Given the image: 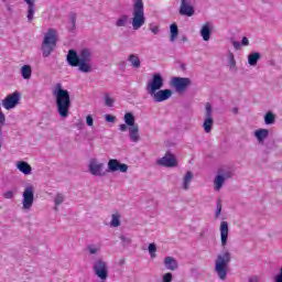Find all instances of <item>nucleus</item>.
<instances>
[{"mask_svg":"<svg viewBox=\"0 0 282 282\" xmlns=\"http://www.w3.org/2000/svg\"><path fill=\"white\" fill-rule=\"evenodd\" d=\"M89 61H91V52L87 48L82 50L79 54L74 50L68 51V65H70V67H79V72H83L84 74H89V72H91V64H89Z\"/></svg>","mask_w":282,"mask_h":282,"instance_id":"obj_1","label":"nucleus"},{"mask_svg":"<svg viewBox=\"0 0 282 282\" xmlns=\"http://www.w3.org/2000/svg\"><path fill=\"white\" fill-rule=\"evenodd\" d=\"M53 96H55V105L59 118H67L69 116V107H72L69 91L63 89V84L58 83L55 86Z\"/></svg>","mask_w":282,"mask_h":282,"instance_id":"obj_2","label":"nucleus"},{"mask_svg":"<svg viewBox=\"0 0 282 282\" xmlns=\"http://www.w3.org/2000/svg\"><path fill=\"white\" fill-rule=\"evenodd\" d=\"M230 252L226 251L217 256L215 261V272L220 281H226L228 278V265L230 264Z\"/></svg>","mask_w":282,"mask_h":282,"instance_id":"obj_3","label":"nucleus"},{"mask_svg":"<svg viewBox=\"0 0 282 282\" xmlns=\"http://www.w3.org/2000/svg\"><path fill=\"white\" fill-rule=\"evenodd\" d=\"M56 43H58V36L56 35V30L48 29V31L44 35V40L42 43V56L47 58L52 52H54V47H56Z\"/></svg>","mask_w":282,"mask_h":282,"instance_id":"obj_4","label":"nucleus"},{"mask_svg":"<svg viewBox=\"0 0 282 282\" xmlns=\"http://www.w3.org/2000/svg\"><path fill=\"white\" fill-rule=\"evenodd\" d=\"M144 18V2L142 0H135L132 13V28L133 30H140L145 23Z\"/></svg>","mask_w":282,"mask_h":282,"instance_id":"obj_5","label":"nucleus"},{"mask_svg":"<svg viewBox=\"0 0 282 282\" xmlns=\"http://www.w3.org/2000/svg\"><path fill=\"white\" fill-rule=\"evenodd\" d=\"M162 87H164V78H162L160 74H154L152 79L148 82L147 91L151 96L155 94V91H160Z\"/></svg>","mask_w":282,"mask_h":282,"instance_id":"obj_6","label":"nucleus"},{"mask_svg":"<svg viewBox=\"0 0 282 282\" xmlns=\"http://www.w3.org/2000/svg\"><path fill=\"white\" fill-rule=\"evenodd\" d=\"M22 206L24 210H30L34 204V186L29 185L24 188L22 194Z\"/></svg>","mask_w":282,"mask_h":282,"instance_id":"obj_7","label":"nucleus"},{"mask_svg":"<svg viewBox=\"0 0 282 282\" xmlns=\"http://www.w3.org/2000/svg\"><path fill=\"white\" fill-rule=\"evenodd\" d=\"M96 276L101 281H107L109 276V270L107 269V263L102 260H97L93 265Z\"/></svg>","mask_w":282,"mask_h":282,"instance_id":"obj_8","label":"nucleus"},{"mask_svg":"<svg viewBox=\"0 0 282 282\" xmlns=\"http://www.w3.org/2000/svg\"><path fill=\"white\" fill-rule=\"evenodd\" d=\"M189 85H191L189 78H186V77L172 78V86L176 89L178 94H183V91H186Z\"/></svg>","mask_w":282,"mask_h":282,"instance_id":"obj_9","label":"nucleus"},{"mask_svg":"<svg viewBox=\"0 0 282 282\" xmlns=\"http://www.w3.org/2000/svg\"><path fill=\"white\" fill-rule=\"evenodd\" d=\"M19 98L20 95L18 91L8 95L3 100H2V106L4 107V109H14V107H17V105H19Z\"/></svg>","mask_w":282,"mask_h":282,"instance_id":"obj_10","label":"nucleus"},{"mask_svg":"<svg viewBox=\"0 0 282 282\" xmlns=\"http://www.w3.org/2000/svg\"><path fill=\"white\" fill-rule=\"evenodd\" d=\"M108 171L111 173H116V171H120V173H127V171H129V165L120 163V161L116 159H111L108 161Z\"/></svg>","mask_w":282,"mask_h":282,"instance_id":"obj_11","label":"nucleus"},{"mask_svg":"<svg viewBox=\"0 0 282 282\" xmlns=\"http://www.w3.org/2000/svg\"><path fill=\"white\" fill-rule=\"evenodd\" d=\"M158 164L166 167L177 166V159H175V155L173 153L166 152L163 158L158 160Z\"/></svg>","mask_w":282,"mask_h":282,"instance_id":"obj_12","label":"nucleus"},{"mask_svg":"<svg viewBox=\"0 0 282 282\" xmlns=\"http://www.w3.org/2000/svg\"><path fill=\"white\" fill-rule=\"evenodd\" d=\"M150 96L153 97L155 102H164V100H169V98L173 96V90L163 89V90L155 91L153 95H150Z\"/></svg>","mask_w":282,"mask_h":282,"instance_id":"obj_13","label":"nucleus"},{"mask_svg":"<svg viewBox=\"0 0 282 282\" xmlns=\"http://www.w3.org/2000/svg\"><path fill=\"white\" fill-rule=\"evenodd\" d=\"M104 166L105 164L98 163L95 159H93L89 163V172L91 173V175H105V173L102 172Z\"/></svg>","mask_w":282,"mask_h":282,"instance_id":"obj_14","label":"nucleus"},{"mask_svg":"<svg viewBox=\"0 0 282 282\" xmlns=\"http://www.w3.org/2000/svg\"><path fill=\"white\" fill-rule=\"evenodd\" d=\"M180 14H182L183 17H193V14H195V9L193 8V6L188 4L186 0H182Z\"/></svg>","mask_w":282,"mask_h":282,"instance_id":"obj_15","label":"nucleus"},{"mask_svg":"<svg viewBox=\"0 0 282 282\" xmlns=\"http://www.w3.org/2000/svg\"><path fill=\"white\" fill-rule=\"evenodd\" d=\"M220 239L221 246L225 248L228 243V221L220 223Z\"/></svg>","mask_w":282,"mask_h":282,"instance_id":"obj_16","label":"nucleus"},{"mask_svg":"<svg viewBox=\"0 0 282 282\" xmlns=\"http://www.w3.org/2000/svg\"><path fill=\"white\" fill-rule=\"evenodd\" d=\"M164 265L166 270H171L172 272H174V270H177L178 268L177 260H175V258L173 257H165Z\"/></svg>","mask_w":282,"mask_h":282,"instance_id":"obj_17","label":"nucleus"},{"mask_svg":"<svg viewBox=\"0 0 282 282\" xmlns=\"http://www.w3.org/2000/svg\"><path fill=\"white\" fill-rule=\"evenodd\" d=\"M129 138L132 142L140 141V127L133 126L129 128Z\"/></svg>","mask_w":282,"mask_h":282,"instance_id":"obj_18","label":"nucleus"},{"mask_svg":"<svg viewBox=\"0 0 282 282\" xmlns=\"http://www.w3.org/2000/svg\"><path fill=\"white\" fill-rule=\"evenodd\" d=\"M17 166L23 175H30V173H32V166L25 161H19Z\"/></svg>","mask_w":282,"mask_h":282,"instance_id":"obj_19","label":"nucleus"},{"mask_svg":"<svg viewBox=\"0 0 282 282\" xmlns=\"http://www.w3.org/2000/svg\"><path fill=\"white\" fill-rule=\"evenodd\" d=\"M200 36L204 41H210V24L208 22L203 25Z\"/></svg>","mask_w":282,"mask_h":282,"instance_id":"obj_20","label":"nucleus"},{"mask_svg":"<svg viewBox=\"0 0 282 282\" xmlns=\"http://www.w3.org/2000/svg\"><path fill=\"white\" fill-rule=\"evenodd\" d=\"M20 72H21L22 78H24V80H30V78H32V66L23 65L21 67Z\"/></svg>","mask_w":282,"mask_h":282,"instance_id":"obj_21","label":"nucleus"},{"mask_svg":"<svg viewBox=\"0 0 282 282\" xmlns=\"http://www.w3.org/2000/svg\"><path fill=\"white\" fill-rule=\"evenodd\" d=\"M269 133L270 131L268 129H259V130H256L254 135L257 140H259L260 142H263V140L268 138Z\"/></svg>","mask_w":282,"mask_h":282,"instance_id":"obj_22","label":"nucleus"},{"mask_svg":"<svg viewBox=\"0 0 282 282\" xmlns=\"http://www.w3.org/2000/svg\"><path fill=\"white\" fill-rule=\"evenodd\" d=\"M170 32H171L170 41L173 43L175 42V39H177V36L180 35V29H177L176 23H172L170 25Z\"/></svg>","mask_w":282,"mask_h":282,"instance_id":"obj_23","label":"nucleus"},{"mask_svg":"<svg viewBox=\"0 0 282 282\" xmlns=\"http://www.w3.org/2000/svg\"><path fill=\"white\" fill-rule=\"evenodd\" d=\"M25 3L29 6L28 11V21H32L34 19V0H24Z\"/></svg>","mask_w":282,"mask_h":282,"instance_id":"obj_24","label":"nucleus"},{"mask_svg":"<svg viewBox=\"0 0 282 282\" xmlns=\"http://www.w3.org/2000/svg\"><path fill=\"white\" fill-rule=\"evenodd\" d=\"M123 120H124L126 124H128V127H137L138 126V124H135V117L131 112H127L123 117Z\"/></svg>","mask_w":282,"mask_h":282,"instance_id":"obj_25","label":"nucleus"},{"mask_svg":"<svg viewBox=\"0 0 282 282\" xmlns=\"http://www.w3.org/2000/svg\"><path fill=\"white\" fill-rule=\"evenodd\" d=\"M191 182H193V172H187L183 177V188L184 191H188Z\"/></svg>","mask_w":282,"mask_h":282,"instance_id":"obj_26","label":"nucleus"},{"mask_svg":"<svg viewBox=\"0 0 282 282\" xmlns=\"http://www.w3.org/2000/svg\"><path fill=\"white\" fill-rule=\"evenodd\" d=\"M224 182H226V178L221 175H217L214 180L215 191H220L221 186H224Z\"/></svg>","mask_w":282,"mask_h":282,"instance_id":"obj_27","label":"nucleus"},{"mask_svg":"<svg viewBox=\"0 0 282 282\" xmlns=\"http://www.w3.org/2000/svg\"><path fill=\"white\" fill-rule=\"evenodd\" d=\"M128 61L129 63H131L134 69H138L140 67V57H138V55L135 54L129 55Z\"/></svg>","mask_w":282,"mask_h":282,"instance_id":"obj_28","label":"nucleus"},{"mask_svg":"<svg viewBox=\"0 0 282 282\" xmlns=\"http://www.w3.org/2000/svg\"><path fill=\"white\" fill-rule=\"evenodd\" d=\"M213 117H206L204 123H203V128L205 130L206 133H210V131H213Z\"/></svg>","mask_w":282,"mask_h":282,"instance_id":"obj_29","label":"nucleus"},{"mask_svg":"<svg viewBox=\"0 0 282 282\" xmlns=\"http://www.w3.org/2000/svg\"><path fill=\"white\" fill-rule=\"evenodd\" d=\"M259 58H261V54L260 53H251L249 56H248V63L249 65L251 66H254L257 65V63L259 62Z\"/></svg>","mask_w":282,"mask_h":282,"instance_id":"obj_30","label":"nucleus"},{"mask_svg":"<svg viewBox=\"0 0 282 282\" xmlns=\"http://www.w3.org/2000/svg\"><path fill=\"white\" fill-rule=\"evenodd\" d=\"M110 226H112V228H118V226H120V214L119 213H115L111 215Z\"/></svg>","mask_w":282,"mask_h":282,"instance_id":"obj_31","label":"nucleus"},{"mask_svg":"<svg viewBox=\"0 0 282 282\" xmlns=\"http://www.w3.org/2000/svg\"><path fill=\"white\" fill-rule=\"evenodd\" d=\"M264 122L265 124H274L276 122V117L272 112H267L264 116Z\"/></svg>","mask_w":282,"mask_h":282,"instance_id":"obj_32","label":"nucleus"},{"mask_svg":"<svg viewBox=\"0 0 282 282\" xmlns=\"http://www.w3.org/2000/svg\"><path fill=\"white\" fill-rule=\"evenodd\" d=\"M128 19L129 18L127 15H122L121 18H119L116 23L117 28H124V25H127Z\"/></svg>","mask_w":282,"mask_h":282,"instance_id":"obj_33","label":"nucleus"},{"mask_svg":"<svg viewBox=\"0 0 282 282\" xmlns=\"http://www.w3.org/2000/svg\"><path fill=\"white\" fill-rule=\"evenodd\" d=\"M148 250L151 259H155V252H158V247L155 246V243H150Z\"/></svg>","mask_w":282,"mask_h":282,"instance_id":"obj_34","label":"nucleus"},{"mask_svg":"<svg viewBox=\"0 0 282 282\" xmlns=\"http://www.w3.org/2000/svg\"><path fill=\"white\" fill-rule=\"evenodd\" d=\"M205 109H206V113H205L206 118H213V106L209 102H207L205 105Z\"/></svg>","mask_w":282,"mask_h":282,"instance_id":"obj_35","label":"nucleus"},{"mask_svg":"<svg viewBox=\"0 0 282 282\" xmlns=\"http://www.w3.org/2000/svg\"><path fill=\"white\" fill-rule=\"evenodd\" d=\"M87 250H88L89 254H97V252H100L99 247H96L95 245H89L87 247Z\"/></svg>","mask_w":282,"mask_h":282,"instance_id":"obj_36","label":"nucleus"},{"mask_svg":"<svg viewBox=\"0 0 282 282\" xmlns=\"http://www.w3.org/2000/svg\"><path fill=\"white\" fill-rule=\"evenodd\" d=\"M105 105L106 107H113V99L109 95H105Z\"/></svg>","mask_w":282,"mask_h":282,"instance_id":"obj_37","label":"nucleus"},{"mask_svg":"<svg viewBox=\"0 0 282 282\" xmlns=\"http://www.w3.org/2000/svg\"><path fill=\"white\" fill-rule=\"evenodd\" d=\"M65 202V197H63V194H57L55 197V206H61Z\"/></svg>","mask_w":282,"mask_h":282,"instance_id":"obj_38","label":"nucleus"},{"mask_svg":"<svg viewBox=\"0 0 282 282\" xmlns=\"http://www.w3.org/2000/svg\"><path fill=\"white\" fill-rule=\"evenodd\" d=\"M173 281V273L167 272L163 274L162 282H172Z\"/></svg>","mask_w":282,"mask_h":282,"instance_id":"obj_39","label":"nucleus"},{"mask_svg":"<svg viewBox=\"0 0 282 282\" xmlns=\"http://www.w3.org/2000/svg\"><path fill=\"white\" fill-rule=\"evenodd\" d=\"M86 123L88 127H94V117H91V115L86 117Z\"/></svg>","mask_w":282,"mask_h":282,"instance_id":"obj_40","label":"nucleus"},{"mask_svg":"<svg viewBox=\"0 0 282 282\" xmlns=\"http://www.w3.org/2000/svg\"><path fill=\"white\" fill-rule=\"evenodd\" d=\"M4 199H12L14 197V192L13 191H8L3 194Z\"/></svg>","mask_w":282,"mask_h":282,"instance_id":"obj_41","label":"nucleus"},{"mask_svg":"<svg viewBox=\"0 0 282 282\" xmlns=\"http://www.w3.org/2000/svg\"><path fill=\"white\" fill-rule=\"evenodd\" d=\"M70 23L73 28L76 26V13H70Z\"/></svg>","mask_w":282,"mask_h":282,"instance_id":"obj_42","label":"nucleus"},{"mask_svg":"<svg viewBox=\"0 0 282 282\" xmlns=\"http://www.w3.org/2000/svg\"><path fill=\"white\" fill-rule=\"evenodd\" d=\"M106 122H116V117L111 115H106Z\"/></svg>","mask_w":282,"mask_h":282,"instance_id":"obj_43","label":"nucleus"},{"mask_svg":"<svg viewBox=\"0 0 282 282\" xmlns=\"http://www.w3.org/2000/svg\"><path fill=\"white\" fill-rule=\"evenodd\" d=\"M216 206H217L216 217H219V215H221V202H218Z\"/></svg>","mask_w":282,"mask_h":282,"instance_id":"obj_44","label":"nucleus"},{"mask_svg":"<svg viewBox=\"0 0 282 282\" xmlns=\"http://www.w3.org/2000/svg\"><path fill=\"white\" fill-rule=\"evenodd\" d=\"M275 282H282V267L280 269V273L275 276Z\"/></svg>","mask_w":282,"mask_h":282,"instance_id":"obj_45","label":"nucleus"},{"mask_svg":"<svg viewBox=\"0 0 282 282\" xmlns=\"http://www.w3.org/2000/svg\"><path fill=\"white\" fill-rule=\"evenodd\" d=\"M241 44L245 46L250 45V41H248V37H242Z\"/></svg>","mask_w":282,"mask_h":282,"instance_id":"obj_46","label":"nucleus"},{"mask_svg":"<svg viewBox=\"0 0 282 282\" xmlns=\"http://www.w3.org/2000/svg\"><path fill=\"white\" fill-rule=\"evenodd\" d=\"M232 45L236 50H241V44H239V42H232Z\"/></svg>","mask_w":282,"mask_h":282,"instance_id":"obj_47","label":"nucleus"},{"mask_svg":"<svg viewBox=\"0 0 282 282\" xmlns=\"http://www.w3.org/2000/svg\"><path fill=\"white\" fill-rule=\"evenodd\" d=\"M119 129H120V131H127V129H129V127H127V124H120L119 126Z\"/></svg>","mask_w":282,"mask_h":282,"instance_id":"obj_48","label":"nucleus"},{"mask_svg":"<svg viewBox=\"0 0 282 282\" xmlns=\"http://www.w3.org/2000/svg\"><path fill=\"white\" fill-rule=\"evenodd\" d=\"M151 32H152L153 34H158V32H160V28L154 26V28L151 29Z\"/></svg>","mask_w":282,"mask_h":282,"instance_id":"obj_49","label":"nucleus"},{"mask_svg":"<svg viewBox=\"0 0 282 282\" xmlns=\"http://www.w3.org/2000/svg\"><path fill=\"white\" fill-rule=\"evenodd\" d=\"M249 282H257V278L249 279Z\"/></svg>","mask_w":282,"mask_h":282,"instance_id":"obj_50","label":"nucleus"},{"mask_svg":"<svg viewBox=\"0 0 282 282\" xmlns=\"http://www.w3.org/2000/svg\"><path fill=\"white\" fill-rule=\"evenodd\" d=\"M234 113H239V109L238 108H234Z\"/></svg>","mask_w":282,"mask_h":282,"instance_id":"obj_51","label":"nucleus"},{"mask_svg":"<svg viewBox=\"0 0 282 282\" xmlns=\"http://www.w3.org/2000/svg\"><path fill=\"white\" fill-rule=\"evenodd\" d=\"M183 41H186V37H184Z\"/></svg>","mask_w":282,"mask_h":282,"instance_id":"obj_52","label":"nucleus"}]
</instances>
